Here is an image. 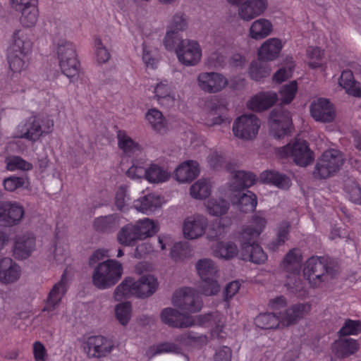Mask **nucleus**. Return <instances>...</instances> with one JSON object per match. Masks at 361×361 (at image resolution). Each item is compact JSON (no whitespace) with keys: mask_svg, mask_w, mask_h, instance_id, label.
<instances>
[{"mask_svg":"<svg viewBox=\"0 0 361 361\" xmlns=\"http://www.w3.org/2000/svg\"><path fill=\"white\" fill-rule=\"evenodd\" d=\"M153 269V267L147 262L139 263L135 267V272L142 276L137 280L132 277H126L115 288L114 299L116 301H121L131 296L139 299L152 296L157 288V277L151 274Z\"/></svg>","mask_w":361,"mask_h":361,"instance_id":"obj_1","label":"nucleus"},{"mask_svg":"<svg viewBox=\"0 0 361 361\" xmlns=\"http://www.w3.org/2000/svg\"><path fill=\"white\" fill-rule=\"evenodd\" d=\"M267 224L265 217L262 214L254 215L243 228L239 238L242 243L241 257L243 260H250L255 264L264 263L267 255L263 249L253 242L257 238Z\"/></svg>","mask_w":361,"mask_h":361,"instance_id":"obj_2","label":"nucleus"},{"mask_svg":"<svg viewBox=\"0 0 361 361\" xmlns=\"http://www.w3.org/2000/svg\"><path fill=\"white\" fill-rule=\"evenodd\" d=\"M162 321L169 326L177 328H190L195 326L211 327L215 332L221 331L225 324L226 319L218 312L191 316L179 312L173 308H167L161 312Z\"/></svg>","mask_w":361,"mask_h":361,"instance_id":"obj_3","label":"nucleus"},{"mask_svg":"<svg viewBox=\"0 0 361 361\" xmlns=\"http://www.w3.org/2000/svg\"><path fill=\"white\" fill-rule=\"evenodd\" d=\"M123 266L116 259H106L94 266L92 272V283L100 290L114 286L121 278Z\"/></svg>","mask_w":361,"mask_h":361,"instance_id":"obj_4","label":"nucleus"},{"mask_svg":"<svg viewBox=\"0 0 361 361\" xmlns=\"http://www.w3.org/2000/svg\"><path fill=\"white\" fill-rule=\"evenodd\" d=\"M195 268L202 283L200 286V292L206 296L216 295L220 290L218 268L210 259H201L197 261Z\"/></svg>","mask_w":361,"mask_h":361,"instance_id":"obj_5","label":"nucleus"},{"mask_svg":"<svg viewBox=\"0 0 361 361\" xmlns=\"http://www.w3.org/2000/svg\"><path fill=\"white\" fill-rule=\"evenodd\" d=\"M277 155L281 159L290 158L300 166L310 164L314 159V152L305 140L297 139L283 147L278 148Z\"/></svg>","mask_w":361,"mask_h":361,"instance_id":"obj_6","label":"nucleus"},{"mask_svg":"<svg viewBox=\"0 0 361 361\" xmlns=\"http://www.w3.org/2000/svg\"><path fill=\"white\" fill-rule=\"evenodd\" d=\"M344 163V158L340 151L329 149L318 159L314 176L319 178H327L338 172Z\"/></svg>","mask_w":361,"mask_h":361,"instance_id":"obj_7","label":"nucleus"},{"mask_svg":"<svg viewBox=\"0 0 361 361\" xmlns=\"http://www.w3.org/2000/svg\"><path fill=\"white\" fill-rule=\"evenodd\" d=\"M54 126L53 121L46 118L31 116L18 126L19 137L30 141L37 140L43 134L49 133Z\"/></svg>","mask_w":361,"mask_h":361,"instance_id":"obj_8","label":"nucleus"},{"mask_svg":"<svg viewBox=\"0 0 361 361\" xmlns=\"http://www.w3.org/2000/svg\"><path fill=\"white\" fill-rule=\"evenodd\" d=\"M201 293L195 288L183 287L177 289L172 297L173 305L178 309L190 313L200 312L203 307V302L199 295Z\"/></svg>","mask_w":361,"mask_h":361,"instance_id":"obj_9","label":"nucleus"},{"mask_svg":"<svg viewBox=\"0 0 361 361\" xmlns=\"http://www.w3.org/2000/svg\"><path fill=\"white\" fill-rule=\"evenodd\" d=\"M304 275L313 287H319L333 278L332 269L327 267L324 258L319 257H312L307 261Z\"/></svg>","mask_w":361,"mask_h":361,"instance_id":"obj_10","label":"nucleus"},{"mask_svg":"<svg viewBox=\"0 0 361 361\" xmlns=\"http://www.w3.org/2000/svg\"><path fill=\"white\" fill-rule=\"evenodd\" d=\"M261 121L252 114L238 116L233 122L232 131L235 137L243 140H254L259 132Z\"/></svg>","mask_w":361,"mask_h":361,"instance_id":"obj_11","label":"nucleus"},{"mask_svg":"<svg viewBox=\"0 0 361 361\" xmlns=\"http://www.w3.org/2000/svg\"><path fill=\"white\" fill-rule=\"evenodd\" d=\"M176 53L178 61L187 66L197 65L202 56L200 44L192 39L181 40L176 49Z\"/></svg>","mask_w":361,"mask_h":361,"instance_id":"obj_12","label":"nucleus"},{"mask_svg":"<svg viewBox=\"0 0 361 361\" xmlns=\"http://www.w3.org/2000/svg\"><path fill=\"white\" fill-rule=\"evenodd\" d=\"M207 218L201 214H195L185 218L183 222V236L189 240H195L207 234Z\"/></svg>","mask_w":361,"mask_h":361,"instance_id":"obj_13","label":"nucleus"},{"mask_svg":"<svg viewBox=\"0 0 361 361\" xmlns=\"http://www.w3.org/2000/svg\"><path fill=\"white\" fill-rule=\"evenodd\" d=\"M310 113L314 121L320 123H331L336 116L334 104L329 99L323 97L312 100L310 106Z\"/></svg>","mask_w":361,"mask_h":361,"instance_id":"obj_14","label":"nucleus"},{"mask_svg":"<svg viewBox=\"0 0 361 361\" xmlns=\"http://www.w3.org/2000/svg\"><path fill=\"white\" fill-rule=\"evenodd\" d=\"M199 87L208 93H216L223 90L228 85L227 78L217 72H202L197 78Z\"/></svg>","mask_w":361,"mask_h":361,"instance_id":"obj_15","label":"nucleus"},{"mask_svg":"<svg viewBox=\"0 0 361 361\" xmlns=\"http://www.w3.org/2000/svg\"><path fill=\"white\" fill-rule=\"evenodd\" d=\"M85 350L90 358L106 357L114 348L113 342L102 336H90L85 343Z\"/></svg>","mask_w":361,"mask_h":361,"instance_id":"obj_16","label":"nucleus"},{"mask_svg":"<svg viewBox=\"0 0 361 361\" xmlns=\"http://www.w3.org/2000/svg\"><path fill=\"white\" fill-rule=\"evenodd\" d=\"M269 123L273 135L281 138L290 132L292 126L290 112L281 108L273 110L270 114Z\"/></svg>","mask_w":361,"mask_h":361,"instance_id":"obj_17","label":"nucleus"},{"mask_svg":"<svg viewBox=\"0 0 361 361\" xmlns=\"http://www.w3.org/2000/svg\"><path fill=\"white\" fill-rule=\"evenodd\" d=\"M24 215L23 206L17 202L0 201V222L4 226L18 224Z\"/></svg>","mask_w":361,"mask_h":361,"instance_id":"obj_18","label":"nucleus"},{"mask_svg":"<svg viewBox=\"0 0 361 361\" xmlns=\"http://www.w3.org/2000/svg\"><path fill=\"white\" fill-rule=\"evenodd\" d=\"M301 262V252L297 249H293L287 253L281 263L283 269L286 271L290 272L293 275L292 278L294 279V283L293 285L290 283L287 282L286 286L288 288L295 289V290H298L299 288L300 281H297L296 277L300 273Z\"/></svg>","mask_w":361,"mask_h":361,"instance_id":"obj_19","label":"nucleus"},{"mask_svg":"<svg viewBox=\"0 0 361 361\" xmlns=\"http://www.w3.org/2000/svg\"><path fill=\"white\" fill-rule=\"evenodd\" d=\"M285 42L279 37L266 39L257 50L258 59L263 62L274 61L279 58Z\"/></svg>","mask_w":361,"mask_h":361,"instance_id":"obj_20","label":"nucleus"},{"mask_svg":"<svg viewBox=\"0 0 361 361\" xmlns=\"http://www.w3.org/2000/svg\"><path fill=\"white\" fill-rule=\"evenodd\" d=\"M268 6V0H247L239 6L238 14L243 20L250 21L264 14Z\"/></svg>","mask_w":361,"mask_h":361,"instance_id":"obj_21","label":"nucleus"},{"mask_svg":"<svg viewBox=\"0 0 361 361\" xmlns=\"http://www.w3.org/2000/svg\"><path fill=\"white\" fill-rule=\"evenodd\" d=\"M277 100L278 94L275 92H261L250 97L246 106L252 111L261 112L271 107Z\"/></svg>","mask_w":361,"mask_h":361,"instance_id":"obj_22","label":"nucleus"},{"mask_svg":"<svg viewBox=\"0 0 361 361\" xmlns=\"http://www.w3.org/2000/svg\"><path fill=\"white\" fill-rule=\"evenodd\" d=\"M311 308L309 302L292 305L281 314V326H290L295 324L310 312Z\"/></svg>","mask_w":361,"mask_h":361,"instance_id":"obj_23","label":"nucleus"},{"mask_svg":"<svg viewBox=\"0 0 361 361\" xmlns=\"http://www.w3.org/2000/svg\"><path fill=\"white\" fill-rule=\"evenodd\" d=\"M20 266L9 257L0 259V281L4 284L16 282L20 277Z\"/></svg>","mask_w":361,"mask_h":361,"instance_id":"obj_24","label":"nucleus"},{"mask_svg":"<svg viewBox=\"0 0 361 361\" xmlns=\"http://www.w3.org/2000/svg\"><path fill=\"white\" fill-rule=\"evenodd\" d=\"M274 31L271 21L265 18L255 20L248 30V37L254 40H262L269 36Z\"/></svg>","mask_w":361,"mask_h":361,"instance_id":"obj_25","label":"nucleus"},{"mask_svg":"<svg viewBox=\"0 0 361 361\" xmlns=\"http://www.w3.org/2000/svg\"><path fill=\"white\" fill-rule=\"evenodd\" d=\"M200 173L197 161L190 160L181 163L174 171V176L179 183H188L195 179Z\"/></svg>","mask_w":361,"mask_h":361,"instance_id":"obj_26","label":"nucleus"},{"mask_svg":"<svg viewBox=\"0 0 361 361\" xmlns=\"http://www.w3.org/2000/svg\"><path fill=\"white\" fill-rule=\"evenodd\" d=\"M35 245V238L30 235H18L13 247V255L18 259L27 258Z\"/></svg>","mask_w":361,"mask_h":361,"instance_id":"obj_27","label":"nucleus"},{"mask_svg":"<svg viewBox=\"0 0 361 361\" xmlns=\"http://www.w3.org/2000/svg\"><path fill=\"white\" fill-rule=\"evenodd\" d=\"M92 226L98 233H110L119 228L120 219L116 214L101 216L94 219Z\"/></svg>","mask_w":361,"mask_h":361,"instance_id":"obj_28","label":"nucleus"},{"mask_svg":"<svg viewBox=\"0 0 361 361\" xmlns=\"http://www.w3.org/2000/svg\"><path fill=\"white\" fill-rule=\"evenodd\" d=\"M126 174L131 178H145L150 183H157L158 166L157 164H151L149 168H145L133 164V166L128 169Z\"/></svg>","mask_w":361,"mask_h":361,"instance_id":"obj_29","label":"nucleus"},{"mask_svg":"<svg viewBox=\"0 0 361 361\" xmlns=\"http://www.w3.org/2000/svg\"><path fill=\"white\" fill-rule=\"evenodd\" d=\"M360 344L357 340L350 338H343L336 341L333 345V350L338 357H347L358 351Z\"/></svg>","mask_w":361,"mask_h":361,"instance_id":"obj_30","label":"nucleus"},{"mask_svg":"<svg viewBox=\"0 0 361 361\" xmlns=\"http://www.w3.org/2000/svg\"><path fill=\"white\" fill-rule=\"evenodd\" d=\"M231 224V220L226 218L212 221L207 231V238L209 240H219L225 238L229 233Z\"/></svg>","mask_w":361,"mask_h":361,"instance_id":"obj_31","label":"nucleus"},{"mask_svg":"<svg viewBox=\"0 0 361 361\" xmlns=\"http://www.w3.org/2000/svg\"><path fill=\"white\" fill-rule=\"evenodd\" d=\"M232 173V183L231 184V190L238 192L245 188L251 187L256 181V176L251 172L244 171H236Z\"/></svg>","mask_w":361,"mask_h":361,"instance_id":"obj_32","label":"nucleus"},{"mask_svg":"<svg viewBox=\"0 0 361 361\" xmlns=\"http://www.w3.org/2000/svg\"><path fill=\"white\" fill-rule=\"evenodd\" d=\"M338 83L348 95L361 97V83L355 80L352 71H343L339 78Z\"/></svg>","mask_w":361,"mask_h":361,"instance_id":"obj_33","label":"nucleus"},{"mask_svg":"<svg viewBox=\"0 0 361 361\" xmlns=\"http://www.w3.org/2000/svg\"><path fill=\"white\" fill-rule=\"evenodd\" d=\"M66 290V283L63 279H62L59 283L55 284L50 290L42 311L51 312L56 310L59 305Z\"/></svg>","mask_w":361,"mask_h":361,"instance_id":"obj_34","label":"nucleus"},{"mask_svg":"<svg viewBox=\"0 0 361 361\" xmlns=\"http://www.w3.org/2000/svg\"><path fill=\"white\" fill-rule=\"evenodd\" d=\"M16 11L20 12V22L24 27H32L35 25L38 19L37 0L21 6L20 9H14Z\"/></svg>","mask_w":361,"mask_h":361,"instance_id":"obj_35","label":"nucleus"},{"mask_svg":"<svg viewBox=\"0 0 361 361\" xmlns=\"http://www.w3.org/2000/svg\"><path fill=\"white\" fill-rule=\"evenodd\" d=\"M260 181L264 183L273 184L279 188L287 189L291 182L288 177L274 171H266L262 172L259 176Z\"/></svg>","mask_w":361,"mask_h":361,"instance_id":"obj_36","label":"nucleus"},{"mask_svg":"<svg viewBox=\"0 0 361 361\" xmlns=\"http://www.w3.org/2000/svg\"><path fill=\"white\" fill-rule=\"evenodd\" d=\"M206 212L213 216H221L227 213L229 204L222 198L212 197L204 202Z\"/></svg>","mask_w":361,"mask_h":361,"instance_id":"obj_37","label":"nucleus"},{"mask_svg":"<svg viewBox=\"0 0 361 361\" xmlns=\"http://www.w3.org/2000/svg\"><path fill=\"white\" fill-rule=\"evenodd\" d=\"M117 239L123 245L133 246L135 241L142 238L135 225H126L118 233Z\"/></svg>","mask_w":361,"mask_h":361,"instance_id":"obj_38","label":"nucleus"},{"mask_svg":"<svg viewBox=\"0 0 361 361\" xmlns=\"http://www.w3.org/2000/svg\"><path fill=\"white\" fill-rule=\"evenodd\" d=\"M212 188V185L209 180L200 178L190 186V195L194 199L203 200L210 195Z\"/></svg>","mask_w":361,"mask_h":361,"instance_id":"obj_39","label":"nucleus"},{"mask_svg":"<svg viewBox=\"0 0 361 361\" xmlns=\"http://www.w3.org/2000/svg\"><path fill=\"white\" fill-rule=\"evenodd\" d=\"M233 204L238 205L239 209L243 212H252L257 204L256 195L251 191H247L237 197L236 195L231 199Z\"/></svg>","mask_w":361,"mask_h":361,"instance_id":"obj_40","label":"nucleus"},{"mask_svg":"<svg viewBox=\"0 0 361 361\" xmlns=\"http://www.w3.org/2000/svg\"><path fill=\"white\" fill-rule=\"evenodd\" d=\"M255 324L262 329H276L281 325V314L277 317L272 313H262L255 319Z\"/></svg>","mask_w":361,"mask_h":361,"instance_id":"obj_41","label":"nucleus"},{"mask_svg":"<svg viewBox=\"0 0 361 361\" xmlns=\"http://www.w3.org/2000/svg\"><path fill=\"white\" fill-rule=\"evenodd\" d=\"M158 206V197L149 194L134 202V207L139 212L149 214L154 212Z\"/></svg>","mask_w":361,"mask_h":361,"instance_id":"obj_42","label":"nucleus"},{"mask_svg":"<svg viewBox=\"0 0 361 361\" xmlns=\"http://www.w3.org/2000/svg\"><path fill=\"white\" fill-rule=\"evenodd\" d=\"M213 253L218 258L229 259L237 255L238 247L232 242H220L214 247Z\"/></svg>","mask_w":361,"mask_h":361,"instance_id":"obj_43","label":"nucleus"},{"mask_svg":"<svg viewBox=\"0 0 361 361\" xmlns=\"http://www.w3.org/2000/svg\"><path fill=\"white\" fill-rule=\"evenodd\" d=\"M57 56L59 63L78 59L75 45L65 39H61L58 43Z\"/></svg>","mask_w":361,"mask_h":361,"instance_id":"obj_44","label":"nucleus"},{"mask_svg":"<svg viewBox=\"0 0 361 361\" xmlns=\"http://www.w3.org/2000/svg\"><path fill=\"white\" fill-rule=\"evenodd\" d=\"M8 61L9 67L13 73H20L27 66V54L22 52L8 51Z\"/></svg>","mask_w":361,"mask_h":361,"instance_id":"obj_45","label":"nucleus"},{"mask_svg":"<svg viewBox=\"0 0 361 361\" xmlns=\"http://www.w3.org/2000/svg\"><path fill=\"white\" fill-rule=\"evenodd\" d=\"M117 138L119 148L121 149L126 154L130 156L140 150L138 143L135 142L130 137L125 131L119 130L117 134Z\"/></svg>","mask_w":361,"mask_h":361,"instance_id":"obj_46","label":"nucleus"},{"mask_svg":"<svg viewBox=\"0 0 361 361\" xmlns=\"http://www.w3.org/2000/svg\"><path fill=\"white\" fill-rule=\"evenodd\" d=\"M31 49V42L25 37L20 30H17L13 35V44L8 51L22 52L27 54Z\"/></svg>","mask_w":361,"mask_h":361,"instance_id":"obj_47","label":"nucleus"},{"mask_svg":"<svg viewBox=\"0 0 361 361\" xmlns=\"http://www.w3.org/2000/svg\"><path fill=\"white\" fill-rule=\"evenodd\" d=\"M290 224L283 222L279 227L276 238L268 244V248L271 251H276L288 240Z\"/></svg>","mask_w":361,"mask_h":361,"instance_id":"obj_48","label":"nucleus"},{"mask_svg":"<svg viewBox=\"0 0 361 361\" xmlns=\"http://www.w3.org/2000/svg\"><path fill=\"white\" fill-rule=\"evenodd\" d=\"M271 68L268 65L263 64L260 61H253L249 68V75L255 80H259L269 75Z\"/></svg>","mask_w":361,"mask_h":361,"instance_id":"obj_49","label":"nucleus"},{"mask_svg":"<svg viewBox=\"0 0 361 361\" xmlns=\"http://www.w3.org/2000/svg\"><path fill=\"white\" fill-rule=\"evenodd\" d=\"M298 92V83L295 80L284 85L279 90L281 103L283 104H290L295 98Z\"/></svg>","mask_w":361,"mask_h":361,"instance_id":"obj_50","label":"nucleus"},{"mask_svg":"<svg viewBox=\"0 0 361 361\" xmlns=\"http://www.w3.org/2000/svg\"><path fill=\"white\" fill-rule=\"evenodd\" d=\"M323 51L317 47H310L307 49V63L311 68H317L323 66Z\"/></svg>","mask_w":361,"mask_h":361,"instance_id":"obj_51","label":"nucleus"},{"mask_svg":"<svg viewBox=\"0 0 361 361\" xmlns=\"http://www.w3.org/2000/svg\"><path fill=\"white\" fill-rule=\"evenodd\" d=\"M132 305L130 302L119 303L115 307L116 319L119 323L126 326L129 322L131 317Z\"/></svg>","mask_w":361,"mask_h":361,"instance_id":"obj_52","label":"nucleus"},{"mask_svg":"<svg viewBox=\"0 0 361 361\" xmlns=\"http://www.w3.org/2000/svg\"><path fill=\"white\" fill-rule=\"evenodd\" d=\"M344 190L350 199L355 204H361V189L353 180L348 179L345 181Z\"/></svg>","mask_w":361,"mask_h":361,"instance_id":"obj_53","label":"nucleus"},{"mask_svg":"<svg viewBox=\"0 0 361 361\" xmlns=\"http://www.w3.org/2000/svg\"><path fill=\"white\" fill-rule=\"evenodd\" d=\"M59 66L62 73L68 78H77L80 69V63L78 59H72L66 61L61 62L59 63Z\"/></svg>","mask_w":361,"mask_h":361,"instance_id":"obj_54","label":"nucleus"},{"mask_svg":"<svg viewBox=\"0 0 361 361\" xmlns=\"http://www.w3.org/2000/svg\"><path fill=\"white\" fill-rule=\"evenodd\" d=\"M181 340L187 344L201 347L206 345L208 338L205 335L190 331L182 336Z\"/></svg>","mask_w":361,"mask_h":361,"instance_id":"obj_55","label":"nucleus"},{"mask_svg":"<svg viewBox=\"0 0 361 361\" xmlns=\"http://www.w3.org/2000/svg\"><path fill=\"white\" fill-rule=\"evenodd\" d=\"M361 332V321L347 319L338 334L341 336L357 335Z\"/></svg>","mask_w":361,"mask_h":361,"instance_id":"obj_56","label":"nucleus"},{"mask_svg":"<svg viewBox=\"0 0 361 361\" xmlns=\"http://www.w3.org/2000/svg\"><path fill=\"white\" fill-rule=\"evenodd\" d=\"M6 168L9 171H28L32 168V164L25 161L21 157L15 156L7 160Z\"/></svg>","mask_w":361,"mask_h":361,"instance_id":"obj_57","label":"nucleus"},{"mask_svg":"<svg viewBox=\"0 0 361 361\" xmlns=\"http://www.w3.org/2000/svg\"><path fill=\"white\" fill-rule=\"evenodd\" d=\"M190 249L186 243L178 242L173 245L171 250V257L175 260H181L188 257Z\"/></svg>","mask_w":361,"mask_h":361,"instance_id":"obj_58","label":"nucleus"},{"mask_svg":"<svg viewBox=\"0 0 361 361\" xmlns=\"http://www.w3.org/2000/svg\"><path fill=\"white\" fill-rule=\"evenodd\" d=\"M27 182V178L24 176H10L4 180V186L5 190L13 192L18 188L24 187Z\"/></svg>","mask_w":361,"mask_h":361,"instance_id":"obj_59","label":"nucleus"},{"mask_svg":"<svg viewBox=\"0 0 361 361\" xmlns=\"http://www.w3.org/2000/svg\"><path fill=\"white\" fill-rule=\"evenodd\" d=\"M204 123L207 126L220 125L224 121V118L217 113L216 108L213 106L204 114Z\"/></svg>","mask_w":361,"mask_h":361,"instance_id":"obj_60","label":"nucleus"},{"mask_svg":"<svg viewBox=\"0 0 361 361\" xmlns=\"http://www.w3.org/2000/svg\"><path fill=\"white\" fill-rule=\"evenodd\" d=\"M135 226L137 228L139 234H140L141 238L143 239L151 235L150 232L151 229L154 227V224L149 219H145L137 221Z\"/></svg>","mask_w":361,"mask_h":361,"instance_id":"obj_61","label":"nucleus"},{"mask_svg":"<svg viewBox=\"0 0 361 361\" xmlns=\"http://www.w3.org/2000/svg\"><path fill=\"white\" fill-rule=\"evenodd\" d=\"M94 44L97 61L100 63L107 62L110 58V54L103 46L102 40L99 38H96Z\"/></svg>","mask_w":361,"mask_h":361,"instance_id":"obj_62","label":"nucleus"},{"mask_svg":"<svg viewBox=\"0 0 361 361\" xmlns=\"http://www.w3.org/2000/svg\"><path fill=\"white\" fill-rule=\"evenodd\" d=\"M207 161L211 167L217 169L224 163V157L222 152L212 151L208 156Z\"/></svg>","mask_w":361,"mask_h":361,"instance_id":"obj_63","label":"nucleus"},{"mask_svg":"<svg viewBox=\"0 0 361 361\" xmlns=\"http://www.w3.org/2000/svg\"><path fill=\"white\" fill-rule=\"evenodd\" d=\"M232 352L227 346L218 348L214 356V361H231Z\"/></svg>","mask_w":361,"mask_h":361,"instance_id":"obj_64","label":"nucleus"}]
</instances>
